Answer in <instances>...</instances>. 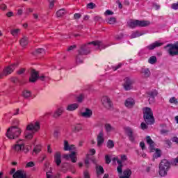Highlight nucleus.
<instances>
[{
	"label": "nucleus",
	"mask_w": 178,
	"mask_h": 178,
	"mask_svg": "<svg viewBox=\"0 0 178 178\" xmlns=\"http://www.w3.org/2000/svg\"><path fill=\"white\" fill-rule=\"evenodd\" d=\"M155 155L156 158H159L161 156V152L158 150V149H156Z\"/></svg>",
	"instance_id": "57"
},
{
	"label": "nucleus",
	"mask_w": 178,
	"mask_h": 178,
	"mask_svg": "<svg viewBox=\"0 0 178 178\" xmlns=\"http://www.w3.org/2000/svg\"><path fill=\"white\" fill-rule=\"evenodd\" d=\"M146 141L147 143L149 145V148L151 151H155V143L154 142V140H152V139H151V137L149 136H147L146 137Z\"/></svg>",
	"instance_id": "20"
},
{
	"label": "nucleus",
	"mask_w": 178,
	"mask_h": 178,
	"mask_svg": "<svg viewBox=\"0 0 178 178\" xmlns=\"http://www.w3.org/2000/svg\"><path fill=\"white\" fill-rule=\"evenodd\" d=\"M37 79H38V72L35 70H32L29 81L31 83H35V81H37Z\"/></svg>",
	"instance_id": "19"
},
{
	"label": "nucleus",
	"mask_w": 178,
	"mask_h": 178,
	"mask_svg": "<svg viewBox=\"0 0 178 178\" xmlns=\"http://www.w3.org/2000/svg\"><path fill=\"white\" fill-rule=\"evenodd\" d=\"M59 136H60V131L58 129H56L54 133V137L55 138H58V137H59Z\"/></svg>",
	"instance_id": "47"
},
{
	"label": "nucleus",
	"mask_w": 178,
	"mask_h": 178,
	"mask_svg": "<svg viewBox=\"0 0 178 178\" xmlns=\"http://www.w3.org/2000/svg\"><path fill=\"white\" fill-rule=\"evenodd\" d=\"M40 80H42V81H45V80H48V77L47 76H40Z\"/></svg>",
	"instance_id": "64"
},
{
	"label": "nucleus",
	"mask_w": 178,
	"mask_h": 178,
	"mask_svg": "<svg viewBox=\"0 0 178 178\" xmlns=\"http://www.w3.org/2000/svg\"><path fill=\"white\" fill-rule=\"evenodd\" d=\"M25 71L26 70H24V68H22L17 72V73L18 74H23V73H24Z\"/></svg>",
	"instance_id": "60"
},
{
	"label": "nucleus",
	"mask_w": 178,
	"mask_h": 178,
	"mask_svg": "<svg viewBox=\"0 0 178 178\" xmlns=\"http://www.w3.org/2000/svg\"><path fill=\"white\" fill-rule=\"evenodd\" d=\"M127 24L131 29L138 27V20L131 19L127 22Z\"/></svg>",
	"instance_id": "23"
},
{
	"label": "nucleus",
	"mask_w": 178,
	"mask_h": 178,
	"mask_svg": "<svg viewBox=\"0 0 178 178\" xmlns=\"http://www.w3.org/2000/svg\"><path fill=\"white\" fill-rule=\"evenodd\" d=\"M19 32H20V29H13L11 31V34H12V35L15 37V35H17V34H19Z\"/></svg>",
	"instance_id": "45"
},
{
	"label": "nucleus",
	"mask_w": 178,
	"mask_h": 178,
	"mask_svg": "<svg viewBox=\"0 0 178 178\" xmlns=\"http://www.w3.org/2000/svg\"><path fill=\"white\" fill-rule=\"evenodd\" d=\"M168 49V53L170 56H177L178 55V43L168 44L164 47V49Z\"/></svg>",
	"instance_id": "6"
},
{
	"label": "nucleus",
	"mask_w": 178,
	"mask_h": 178,
	"mask_svg": "<svg viewBox=\"0 0 178 178\" xmlns=\"http://www.w3.org/2000/svg\"><path fill=\"white\" fill-rule=\"evenodd\" d=\"M97 147H101L105 143V138H104V131H101L97 135Z\"/></svg>",
	"instance_id": "15"
},
{
	"label": "nucleus",
	"mask_w": 178,
	"mask_h": 178,
	"mask_svg": "<svg viewBox=\"0 0 178 178\" xmlns=\"http://www.w3.org/2000/svg\"><path fill=\"white\" fill-rule=\"evenodd\" d=\"M89 152L90 153V155H95V149H90Z\"/></svg>",
	"instance_id": "63"
},
{
	"label": "nucleus",
	"mask_w": 178,
	"mask_h": 178,
	"mask_svg": "<svg viewBox=\"0 0 178 178\" xmlns=\"http://www.w3.org/2000/svg\"><path fill=\"white\" fill-rule=\"evenodd\" d=\"M107 23H108V24H115V23H116V18L115 17H111L108 18L107 20Z\"/></svg>",
	"instance_id": "38"
},
{
	"label": "nucleus",
	"mask_w": 178,
	"mask_h": 178,
	"mask_svg": "<svg viewBox=\"0 0 178 178\" xmlns=\"http://www.w3.org/2000/svg\"><path fill=\"white\" fill-rule=\"evenodd\" d=\"M74 145H69V142L67 140H64V151H72V149H74Z\"/></svg>",
	"instance_id": "22"
},
{
	"label": "nucleus",
	"mask_w": 178,
	"mask_h": 178,
	"mask_svg": "<svg viewBox=\"0 0 178 178\" xmlns=\"http://www.w3.org/2000/svg\"><path fill=\"white\" fill-rule=\"evenodd\" d=\"M115 41H120V40L123 38V34L120 33V35H115Z\"/></svg>",
	"instance_id": "49"
},
{
	"label": "nucleus",
	"mask_w": 178,
	"mask_h": 178,
	"mask_svg": "<svg viewBox=\"0 0 178 178\" xmlns=\"http://www.w3.org/2000/svg\"><path fill=\"white\" fill-rule=\"evenodd\" d=\"M124 130L131 143H134L137 137V134L134 133V129L130 127H126L124 128Z\"/></svg>",
	"instance_id": "7"
},
{
	"label": "nucleus",
	"mask_w": 178,
	"mask_h": 178,
	"mask_svg": "<svg viewBox=\"0 0 178 178\" xmlns=\"http://www.w3.org/2000/svg\"><path fill=\"white\" fill-rule=\"evenodd\" d=\"M104 15L105 16H112V15H113V12L111 11V10H106Z\"/></svg>",
	"instance_id": "51"
},
{
	"label": "nucleus",
	"mask_w": 178,
	"mask_h": 178,
	"mask_svg": "<svg viewBox=\"0 0 178 178\" xmlns=\"http://www.w3.org/2000/svg\"><path fill=\"white\" fill-rule=\"evenodd\" d=\"M19 109L17 108L15 110V112H14L13 114H10V113H8V114H5V116L7 119H10L12 118V115H19Z\"/></svg>",
	"instance_id": "34"
},
{
	"label": "nucleus",
	"mask_w": 178,
	"mask_h": 178,
	"mask_svg": "<svg viewBox=\"0 0 178 178\" xmlns=\"http://www.w3.org/2000/svg\"><path fill=\"white\" fill-rule=\"evenodd\" d=\"M161 134H168L169 133V130L167 129H161L160 131Z\"/></svg>",
	"instance_id": "55"
},
{
	"label": "nucleus",
	"mask_w": 178,
	"mask_h": 178,
	"mask_svg": "<svg viewBox=\"0 0 178 178\" xmlns=\"http://www.w3.org/2000/svg\"><path fill=\"white\" fill-rule=\"evenodd\" d=\"M35 54H37L38 55H40V54H42L44 55V54H45V50L42 48H40V49H36L35 51Z\"/></svg>",
	"instance_id": "44"
},
{
	"label": "nucleus",
	"mask_w": 178,
	"mask_h": 178,
	"mask_svg": "<svg viewBox=\"0 0 178 178\" xmlns=\"http://www.w3.org/2000/svg\"><path fill=\"white\" fill-rule=\"evenodd\" d=\"M80 116L85 118L86 119H90L92 116V110L90 108H85L84 111H81L79 113Z\"/></svg>",
	"instance_id": "13"
},
{
	"label": "nucleus",
	"mask_w": 178,
	"mask_h": 178,
	"mask_svg": "<svg viewBox=\"0 0 178 178\" xmlns=\"http://www.w3.org/2000/svg\"><path fill=\"white\" fill-rule=\"evenodd\" d=\"M140 74L143 79H148V77L151 76V71L148 68H142Z\"/></svg>",
	"instance_id": "18"
},
{
	"label": "nucleus",
	"mask_w": 178,
	"mask_h": 178,
	"mask_svg": "<svg viewBox=\"0 0 178 178\" xmlns=\"http://www.w3.org/2000/svg\"><path fill=\"white\" fill-rule=\"evenodd\" d=\"M140 147L142 148L143 150L145 149V143H144V142H140Z\"/></svg>",
	"instance_id": "59"
},
{
	"label": "nucleus",
	"mask_w": 178,
	"mask_h": 178,
	"mask_svg": "<svg viewBox=\"0 0 178 178\" xmlns=\"http://www.w3.org/2000/svg\"><path fill=\"white\" fill-rule=\"evenodd\" d=\"M143 118L147 124H154L155 123V118H154V113L152 109L149 107L143 108Z\"/></svg>",
	"instance_id": "3"
},
{
	"label": "nucleus",
	"mask_w": 178,
	"mask_h": 178,
	"mask_svg": "<svg viewBox=\"0 0 178 178\" xmlns=\"http://www.w3.org/2000/svg\"><path fill=\"white\" fill-rule=\"evenodd\" d=\"M79 108V104L77 103H74V104H68L66 107V109L69 112H73L74 111H76Z\"/></svg>",
	"instance_id": "21"
},
{
	"label": "nucleus",
	"mask_w": 178,
	"mask_h": 178,
	"mask_svg": "<svg viewBox=\"0 0 178 178\" xmlns=\"http://www.w3.org/2000/svg\"><path fill=\"white\" fill-rule=\"evenodd\" d=\"M170 168V163L166 160H162L159 164V173L160 176L163 177L168 175V170Z\"/></svg>",
	"instance_id": "5"
},
{
	"label": "nucleus",
	"mask_w": 178,
	"mask_h": 178,
	"mask_svg": "<svg viewBox=\"0 0 178 178\" xmlns=\"http://www.w3.org/2000/svg\"><path fill=\"white\" fill-rule=\"evenodd\" d=\"M66 13V10L65 9H60L58 11L56 12L57 17H62Z\"/></svg>",
	"instance_id": "36"
},
{
	"label": "nucleus",
	"mask_w": 178,
	"mask_h": 178,
	"mask_svg": "<svg viewBox=\"0 0 178 178\" xmlns=\"http://www.w3.org/2000/svg\"><path fill=\"white\" fill-rule=\"evenodd\" d=\"M101 17H99V16H95V17H94V21L95 22H99V20H101Z\"/></svg>",
	"instance_id": "61"
},
{
	"label": "nucleus",
	"mask_w": 178,
	"mask_h": 178,
	"mask_svg": "<svg viewBox=\"0 0 178 178\" xmlns=\"http://www.w3.org/2000/svg\"><path fill=\"white\" fill-rule=\"evenodd\" d=\"M134 105H136V101L131 97L127 98L124 102V106L128 109H131V108L134 107Z\"/></svg>",
	"instance_id": "14"
},
{
	"label": "nucleus",
	"mask_w": 178,
	"mask_h": 178,
	"mask_svg": "<svg viewBox=\"0 0 178 178\" xmlns=\"http://www.w3.org/2000/svg\"><path fill=\"white\" fill-rule=\"evenodd\" d=\"M143 34L144 33L136 31V32L132 33V34L130 35V38H137V37H141V35H143Z\"/></svg>",
	"instance_id": "32"
},
{
	"label": "nucleus",
	"mask_w": 178,
	"mask_h": 178,
	"mask_svg": "<svg viewBox=\"0 0 178 178\" xmlns=\"http://www.w3.org/2000/svg\"><path fill=\"white\" fill-rule=\"evenodd\" d=\"M124 176L120 177V178H130L131 176V170L127 168L123 171Z\"/></svg>",
	"instance_id": "26"
},
{
	"label": "nucleus",
	"mask_w": 178,
	"mask_h": 178,
	"mask_svg": "<svg viewBox=\"0 0 178 178\" xmlns=\"http://www.w3.org/2000/svg\"><path fill=\"white\" fill-rule=\"evenodd\" d=\"M83 99H84V95L83 94L76 97L77 102H83Z\"/></svg>",
	"instance_id": "46"
},
{
	"label": "nucleus",
	"mask_w": 178,
	"mask_h": 178,
	"mask_svg": "<svg viewBox=\"0 0 178 178\" xmlns=\"http://www.w3.org/2000/svg\"><path fill=\"white\" fill-rule=\"evenodd\" d=\"M115 147V143H113V140H108L107 142V147L109 149L113 148Z\"/></svg>",
	"instance_id": "40"
},
{
	"label": "nucleus",
	"mask_w": 178,
	"mask_h": 178,
	"mask_svg": "<svg viewBox=\"0 0 178 178\" xmlns=\"http://www.w3.org/2000/svg\"><path fill=\"white\" fill-rule=\"evenodd\" d=\"M81 130H83V125H81V124H76L72 127V131L74 133H79L81 131Z\"/></svg>",
	"instance_id": "24"
},
{
	"label": "nucleus",
	"mask_w": 178,
	"mask_h": 178,
	"mask_svg": "<svg viewBox=\"0 0 178 178\" xmlns=\"http://www.w3.org/2000/svg\"><path fill=\"white\" fill-rule=\"evenodd\" d=\"M11 81L13 83H17V81H19V79H17V77H13V78H11Z\"/></svg>",
	"instance_id": "62"
},
{
	"label": "nucleus",
	"mask_w": 178,
	"mask_h": 178,
	"mask_svg": "<svg viewBox=\"0 0 178 178\" xmlns=\"http://www.w3.org/2000/svg\"><path fill=\"white\" fill-rule=\"evenodd\" d=\"M149 24H151L149 21L138 20V27H147V26H149Z\"/></svg>",
	"instance_id": "25"
},
{
	"label": "nucleus",
	"mask_w": 178,
	"mask_h": 178,
	"mask_svg": "<svg viewBox=\"0 0 178 178\" xmlns=\"http://www.w3.org/2000/svg\"><path fill=\"white\" fill-rule=\"evenodd\" d=\"M34 166H35V164L33 161L29 162L26 165V168H34Z\"/></svg>",
	"instance_id": "48"
},
{
	"label": "nucleus",
	"mask_w": 178,
	"mask_h": 178,
	"mask_svg": "<svg viewBox=\"0 0 178 178\" xmlns=\"http://www.w3.org/2000/svg\"><path fill=\"white\" fill-rule=\"evenodd\" d=\"M134 83V81L131 80L129 78H125L124 88L126 91H130L131 88H133V84Z\"/></svg>",
	"instance_id": "10"
},
{
	"label": "nucleus",
	"mask_w": 178,
	"mask_h": 178,
	"mask_svg": "<svg viewBox=\"0 0 178 178\" xmlns=\"http://www.w3.org/2000/svg\"><path fill=\"white\" fill-rule=\"evenodd\" d=\"M54 161L57 166H60L62 163V154L59 152H56L54 154Z\"/></svg>",
	"instance_id": "17"
},
{
	"label": "nucleus",
	"mask_w": 178,
	"mask_h": 178,
	"mask_svg": "<svg viewBox=\"0 0 178 178\" xmlns=\"http://www.w3.org/2000/svg\"><path fill=\"white\" fill-rule=\"evenodd\" d=\"M169 102H170V104H173L174 105H177V104H178L177 99L175 97H171L169 99Z\"/></svg>",
	"instance_id": "39"
},
{
	"label": "nucleus",
	"mask_w": 178,
	"mask_h": 178,
	"mask_svg": "<svg viewBox=\"0 0 178 178\" xmlns=\"http://www.w3.org/2000/svg\"><path fill=\"white\" fill-rule=\"evenodd\" d=\"M148 62L150 63V65H154V63H156V56H153L150 57L148 60Z\"/></svg>",
	"instance_id": "37"
},
{
	"label": "nucleus",
	"mask_w": 178,
	"mask_h": 178,
	"mask_svg": "<svg viewBox=\"0 0 178 178\" xmlns=\"http://www.w3.org/2000/svg\"><path fill=\"white\" fill-rule=\"evenodd\" d=\"M35 154H40L41 152V147L40 145L35 146L33 149Z\"/></svg>",
	"instance_id": "42"
},
{
	"label": "nucleus",
	"mask_w": 178,
	"mask_h": 178,
	"mask_svg": "<svg viewBox=\"0 0 178 178\" xmlns=\"http://www.w3.org/2000/svg\"><path fill=\"white\" fill-rule=\"evenodd\" d=\"M96 170H97L98 178H101V175H104V173H105V170H104V168L101 165L97 167Z\"/></svg>",
	"instance_id": "29"
},
{
	"label": "nucleus",
	"mask_w": 178,
	"mask_h": 178,
	"mask_svg": "<svg viewBox=\"0 0 178 178\" xmlns=\"http://www.w3.org/2000/svg\"><path fill=\"white\" fill-rule=\"evenodd\" d=\"M76 154H77L76 152H72L71 154H64L63 156L64 159H66V161L71 159V161L73 163H76V162H77V157L76 156Z\"/></svg>",
	"instance_id": "11"
},
{
	"label": "nucleus",
	"mask_w": 178,
	"mask_h": 178,
	"mask_svg": "<svg viewBox=\"0 0 178 178\" xmlns=\"http://www.w3.org/2000/svg\"><path fill=\"white\" fill-rule=\"evenodd\" d=\"M156 95H158V92L156 90H152L151 92H149V101L151 99H154V98H155V97H156Z\"/></svg>",
	"instance_id": "33"
},
{
	"label": "nucleus",
	"mask_w": 178,
	"mask_h": 178,
	"mask_svg": "<svg viewBox=\"0 0 178 178\" xmlns=\"http://www.w3.org/2000/svg\"><path fill=\"white\" fill-rule=\"evenodd\" d=\"M172 8L175 9V10H177V9H178V3H172Z\"/></svg>",
	"instance_id": "53"
},
{
	"label": "nucleus",
	"mask_w": 178,
	"mask_h": 178,
	"mask_svg": "<svg viewBox=\"0 0 178 178\" xmlns=\"http://www.w3.org/2000/svg\"><path fill=\"white\" fill-rule=\"evenodd\" d=\"M22 95L24 98H30V97H31V92L28 90H24L23 91Z\"/></svg>",
	"instance_id": "35"
},
{
	"label": "nucleus",
	"mask_w": 178,
	"mask_h": 178,
	"mask_svg": "<svg viewBox=\"0 0 178 178\" xmlns=\"http://www.w3.org/2000/svg\"><path fill=\"white\" fill-rule=\"evenodd\" d=\"M18 63H15L13 65H10V66H8L5 68L3 73H0V79H2V76H8V74H10L11 73H13V70L16 69V67L18 66Z\"/></svg>",
	"instance_id": "9"
},
{
	"label": "nucleus",
	"mask_w": 178,
	"mask_h": 178,
	"mask_svg": "<svg viewBox=\"0 0 178 178\" xmlns=\"http://www.w3.org/2000/svg\"><path fill=\"white\" fill-rule=\"evenodd\" d=\"M41 129V125L40 124V122H32L27 125L26 127V131H25V138L27 140H31L33 138V134L38 131Z\"/></svg>",
	"instance_id": "2"
},
{
	"label": "nucleus",
	"mask_w": 178,
	"mask_h": 178,
	"mask_svg": "<svg viewBox=\"0 0 178 178\" xmlns=\"http://www.w3.org/2000/svg\"><path fill=\"white\" fill-rule=\"evenodd\" d=\"M49 8H50V9H52V8H54V1H51V0H49Z\"/></svg>",
	"instance_id": "58"
},
{
	"label": "nucleus",
	"mask_w": 178,
	"mask_h": 178,
	"mask_svg": "<svg viewBox=\"0 0 178 178\" xmlns=\"http://www.w3.org/2000/svg\"><path fill=\"white\" fill-rule=\"evenodd\" d=\"M102 104L107 109H109V108L112 107V101H111V99H109L108 96H104L102 98Z\"/></svg>",
	"instance_id": "12"
},
{
	"label": "nucleus",
	"mask_w": 178,
	"mask_h": 178,
	"mask_svg": "<svg viewBox=\"0 0 178 178\" xmlns=\"http://www.w3.org/2000/svg\"><path fill=\"white\" fill-rule=\"evenodd\" d=\"M109 45H106L100 41H93L89 42L86 44H83L81 46L80 49L78 50V55L76 58V65H81L83 63L84 58H83V55H88L90 52H91V48H95L96 49H105V48H108Z\"/></svg>",
	"instance_id": "1"
},
{
	"label": "nucleus",
	"mask_w": 178,
	"mask_h": 178,
	"mask_svg": "<svg viewBox=\"0 0 178 178\" xmlns=\"http://www.w3.org/2000/svg\"><path fill=\"white\" fill-rule=\"evenodd\" d=\"M19 44L21 47H26L29 44V38L24 36L20 40Z\"/></svg>",
	"instance_id": "28"
},
{
	"label": "nucleus",
	"mask_w": 178,
	"mask_h": 178,
	"mask_svg": "<svg viewBox=\"0 0 178 178\" xmlns=\"http://www.w3.org/2000/svg\"><path fill=\"white\" fill-rule=\"evenodd\" d=\"M74 17L76 19H80V17H81V15H80V13H75L74 15Z\"/></svg>",
	"instance_id": "56"
},
{
	"label": "nucleus",
	"mask_w": 178,
	"mask_h": 178,
	"mask_svg": "<svg viewBox=\"0 0 178 178\" xmlns=\"http://www.w3.org/2000/svg\"><path fill=\"white\" fill-rule=\"evenodd\" d=\"M22 134V130L17 127H10L6 134V137L10 140H15Z\"/></svg>",
	"instance_id": "4"
},
{
	"label": "nucleus",
	"mask_w": 178,
	"mask_h": 178,
	"mask_svg": "<svg viewBox=\"0 0 178 178\" xmlns=\"http://www.w3.org/2000/svg\"><path fill=\"white\" fill-rule=\"evenodd\" d=\"M24 145H26V140H19L17 141L16 144L13 145V149L15 152H17L20 154L22 151L24 149Z\"/></svg>",
	"instance_id": "8"
},
{
	"label": "nucleus",
	"mask_w": 178,
	"mask_h": 178,
	"mask_svg": "<svg viewBox=\"0 0 178 178\" xmlns=\"http://www.w3.org/2000/svg\"><path fill=\"white\" fill-rule=\"evenodd\" d=\"M83 178H91V175H90L88 170H85L83 171Z\"/></svg>",
	"instance_id": "41"
},
{
	"label": "nucleus",
	"mask_w": 178,
	"mask_h": 178,
	"mask_svg": "<svg viewBox=\"0 0 178 178\" xmlns=\"http://www.w3.org/2000/svg\"><path fill=\"white\" fill-rule=\"evenodd\" d=\"M140 128L142 129V130H145V129H148V126H147L146 123L142 122L140 124Z\"/></svg>",
	"instance_id": "52"
},
{
	"label": "nucleus",
	"mask_w": 178,
	"mask_h": 178,
	"mask_svg": "<svg viewBox=\"0 0 178 178\" xmlns=\"http://www.w3.org/2000/svg\"><path fill=\"white\" fill-rule=\"evenodd\" d=\"M105 161H106V163H107V165H109V163H111L112 160H111V157H109L108 155H106L105 156Z\"/></svg>",
	"instance_id": "50"
},
{
	"label": "nucleus",
	"mask_w": 178,
	"mask_h": 178,
	"mask_svg": "<svg viewBox=\"0 0 178 178\" xmlns=\"http://www.w3.org/2000/svg\"><path fill=\"white\" fill-rule=\"evenodd\" d=\"M95 8H97V6L94 3H89L87 4L88 9H95Z\"/></svg>",
	"instance_id": "43"
},
{
	"label": "nucleus",
	"mask_w": 178,
	"mask_h": 178,
	"mask_svg": "<svg viewBox=\"0 0 178 178\" xmlns=\"http://www.w3.org/2000/svg\"><path fill=\"white\" fill-rule=\"evenodd\" d=\"M118 166L117 168V171L119 173V175H122V173H123V170H122L123 164L122 161L118 160Z\"/></svg>",
	"instance_id": "30"
},
{
	"label": "nucleus",
	"mask_w": 178,
	"mask_h": 178,
	"mask_svg": "<svg viewBox=\"0 0 178 178\" xmlns=\"http://www.w3.org/2000/svg\"><path fill=\"white\" fill-rule=\"evenodd\" d=\"M124 161H127V156L126 155H121V161L124 162Z\"/></svg>",
	"instance_id": "54"
},
{
	"label": "nucleus",
	"mask_w": 178,
	"mask_h": 178,
	"mask_svg": "<svg viewBox=\"0 0 178 178\" xmlns=\"http://www.w3.org/2000/svg\"><path fill=\"white\" fill-rule=\"evenodd\" d=\"M163 45V42H161L159 41H156L154 43L146 47V49H149V51H152L154 48H158V47H162Z\"/></svg>",
	"instance_id": "16"
},
{
	"label": "nucleus",
	"mask_w": 178,
	"mask_h": 178,
	"mask_svg": "<svg viewBox=\"0 0 178 178\" xmlns=\"http://www.w3.org/2000/svg\"><path fill=\"white\" fill-rule=\"evenodd\" d=\"M62 113H63V108H60L54 112V113L53 114V118H59V116H60Z\"/></svg>",
	"instance_id": "31"
},
{
	"label": "nucleus",
	"mask_w": 178,
	"mask_h": 178,
	"mask_svg": "<svg viewBox=\"0 0 178 178\" xmlns=\"http://www.w3.org/2000/svg\"><path fill=\"white\" fill-rule=\"evenodd\" d=\"M104 128L106 130V132L111 133L112 131H115V127H113L111 124L106 123L104 124Z\"/></svg>",
	"instance_id": "27"
}]
</instances>
